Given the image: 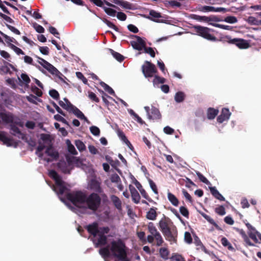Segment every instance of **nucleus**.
Segmentation results:
<instances>
[{"label":"nucleus","mask_w":261,"mask_h":261,"mask_svg":"<svg viewBox=\"0 0 261 261\" xmlns=\"http://www.w3.org/2000/svg\"><path fill=\"white\" fill-rule=\"evenodd\" d=\"M159 226L167 240L173 242L176 241L177 228L169 218L164 215L159 222Z\"/></svg>","instance_id":"nucleus-1"},{"label":"nucleus","mask_w":261,"mask_h":261,"mask_svg":"<svg viewBox=\"0 0 261 261\" xmlns=\"http://www.w3.org/2000/svg\"><path fill=\"white\" fill-rule=\"evenodd\" d=\"M66 197L75 206L81 207V205L85 203L86 195L81 191H72L67 193Z\"/></svg>","instance_id":"nucleus-2"},{"label":"nucleus","mask_w":261,"mask_h":261,"mask_svg":"<svg viewBox=\"0 0 261 261\" xmlns=\"http://www.w3.org/2000/svg\"><path fill=\"white\" fill-rule=\"evenodd\" d=\"M48 175L56 183V187L53 186L54 191L58 195L63 194L67 190V188L64 185V182L62 180L61 177L54 170L49 171Z\"/></svg>","instance_id":"nucleus-3"},{"label":"nucleus","mask_w":261,"mask_h":261,"mask_svg":"<svg viewBox=\"0 0 261 261\" xmlns=\"http://www.w3.org/2000/svg\"><path fill=\"white\" fill-rule=\"evenodd\" d=\"M101 198L98 194L93 192L91 193L88 196H86V203L88 208L93 212L97 211L101 204Z\"/></svg>","instance_id":"nucleus-4"},{"label":"nucleus","mask_w":261,"mask_h":261,"mask_svg":"<svg viewBox=\"0 0 261 261\" xmlns=\"http://www.w3.org/2000/svg\"><path fill=\"white\" fill-rule=\"evenodd\" d=\"M111 244L110 250L114 257L119 258L127 253L125 249V245L121 239L117 241H113Z\"/></svg>","instance_id":"nucleus-5"},{"label":"nucleus","mask_w":261,"mask_h":261,"mask_svg":"<svg viewBox=\"0 0 261 261\" xmlns=\"http://www.w3.org/2000/svg\"><path fill=\"white\" fill-rule=\"evenodd\" d=\"M194 28L196 33L203 38L213 41L217 40L215 36L210 33L211 30L209 28L200 25L194 26Z\"/></svg>","instance_id":"nucleus-6"},{"label":"nucleus","mask_w":261,"mask_h":261,"mask_svg":"<svg viewBox=\"0 0 261 261\" xmlns=\"http://www.w3.org/2000/svg\"><path fill=\"white\" fill-rule=\"evenodd\" d=\"M142 72L146 78L152 77L158 72V70L154 64L151 62L145 61L141 67Z\"/></svg>","instance_id":"nucleus-7"},{"label":"nucleus","mask_w":261,"mask_h":261,"mask_svg":"<svg viewBox=\"0 0 261 261\" xmlns=\"http://www.w3.org/2000/svg\"><path fill=\"white\" fill-rule=\"evenodd\" d=\"M101 181L100 178L97 179L94 177L91 179L88 183V186L90 190L95 192L97 194H101L103 192V189L101 187Z\"/></svg>","instance_id":"nucleus-8"},{"label":"nucleus","mask_w":261,"mask_h":261,"mask_svg":"<svg viewBox=\"0 0 261 261\" xmlns=\"http://www.w3.org/2000/svg\"><path fill=\"white\" fill-rule=\"evenodd\" d=\"M228 39L227 42L230 44H235L240 49H247L250 47V44L248 41L243 39L233 38L230 39L228 37H226Z\"/></svg>","instance_id":"nucleus-9"},{"label":"nucleus","mask_w":261,"mask_h":261,"mask_svg":"<svg viewBox=\"0 0 261 261\" xmlns=\"http://www.w3.org/2000/svg\"><path fill=\"white\" fill-rule=\"evenodd\" d=\"M144 109L147 113L148 118L149 119L158 120L161 118V114L158 109L152 107L150 112L149 107H145Z\"/></svg>","instance_id":"nucleus-10"},{"label":"nucleus","mask_w":261,"mask_h":261,"mask_svg":"<svg viewBox=\"0 0 261 261\" xmlns=\"http://www.w3.org/2000/svg\"><path fill=\"white\" fill-rule=\"evenodd\" d=\"M37 58L39 60L38 63L50 73L55 74L59 71L56 67L43 58L39 57Z\"/></svg>","instance_id":"nucleus-11"},{"label":"nucleus","mask_w":261,"mask_h":261,"mask_svg":"<svg viewBox=\"0 0 261 261\" xmlns=\"http://www.w3.org/2000/svg\"><path fill=\"white\" fill-rule=\"evenodd\" d=\"M10 133L15 136L18 138L19 139H21L23 140H24L27 139L26 135L25 134L22 133L19 128L16 126L15 124H10Z\"/></svg>","instance_id":"nucleus-12"},{"label":"nucleus","mask_w":261,"mask_h":261,"mask_svg":"<svg viewBox=\"0 0 261 261\" xmlns=\"http://www.w3.org/2000/svg\"><path fill=\"white\" fill-rule=\"evenodd\" d=\"M130 44L133 47L139 51L142 50L146 46V42L140 37H137V41H130Z\"/></svg>","instance_id":"nucleus-13"},{"label":"nucleus","mask_w":261,"mask_h":261,"mask_svg":"<svg viewBox=\"0 0 261 261\" xmlns=\"http://www.w3.org/2000/svg\"><path fill=\"white\" fill-rule=\"evenodd\" d=\"M231 113L228 108H223L222 110L221 114L217 117V120L220 123H222L225 121H227L229 119Z\"/></svg>","instance_id":"nucleus-14"},{"label":"nucleus","mask_w":261,"mask_h":261,"mask_svg":"<svg viewBox=\"0 0 261 261\" xmlns=\"http://www.w3.org/2000/svg\"><path fill=\"white\" fill-rule=\"evenodd\" d=\"M246 226H247L248 229V235L249 237L256 243H258V241L256 238V234L258 233V231L256 230V229L253 227L250 223H246Z\"/></svg>","instance_id":"nucleus-15"},{"label":"nucleus","mask_w":261,"mask_h":261,"mask_svg":"<svg viewBox=\"0 0 261 261\" xmlns=\"http://www.w3.org/2000/svg\"><path fill=\"white\" fill-rule=\"evenodd\" d=\"M129 189L130 192L132 200L136 204L139 203L140 202L141 197L137 190L132 185L129 186Z\"/></svg>","instance_id":"nucleus-16"},{"label":"nucleus","mask_w":261,"mask_h":261,"mask_svg":"<svg viewBox=\"0 0 261 261\" xmlns=\"http://www.w3.org/2000/svg\"><path fill=\"white\" fill-rule=\"evenodd\" d=\"M86 228L88 232L92 235L94 237H95L98 233V225L96 222H94L91 224L88 225Z\"/></svg>","instance_id":"nucleus-17"},{"label":"nucleus","mask_w":261,"mask_h":261,"mask_svg":"<svg viewBox=\"0 0 261 261\" xmlns=\"http://www.w3.org/2000/svg\"><path fill=\"white\" fill-rule=\"evenodd\" d=\"M69 113H72L74 114L77 118L81 120H84L86 121L89 122L87 118L84 115V114L81 111L77 108L75 106H73L70 109Z\"/></svg>","instance_id":"nucleus-18"},{"label":"nucleus","mask_w":261,"mask_h":261,"mask_svg":"<svg viewBox=\"0 0 261 261\" xmlns=\"http://www.w3.org/2000/svg\"><path fill=\"white\" fill-rule=\"evenodd\" d=\"M0 141L3 142V144L7 146H12L13 145V139L8 138L6 135V133L4 131L0 132Z\"/></svg>","instance_id":"nucleus-19"},{"label":"nucleus","mask_w":261,"mask_h":261,"mask_svg":"<svg viewBox=\"0 0 261 261\" xmlns=\"http://www.w3.org/2000/svg\"><path fill=\"white\" fill-rule=\"evenodd\" d=\"M0 116L4 123L7 124H12L13 122L14 116L12 113L1 112L0 113Z\"/></svg>","instance_id":"nucleus-20"},{"label":"nucleus","mask_w":261,"mask_h":261,"mask_svg":"<svg viewBox=\"0 0 261 261\" xmlns=\"http://www.w3.org/2000/svg\"><path fill=\"white\" fill-rule=\"evenodd\" d=\"M45 152L48 156H50L55 160H57L59 158V153L54 149L52 144H50L47 147Z\"/></svg>","instance_id":"nucleus-21"},{"label":"nucleus","mask_w":261,"mask_h":261,"mask_svg":"<svg viewBox=\"0 0 261 261\" xmlns=\"http://www.w3.org/2000/svg\"><path fill=\"white\" fill-rule=\"evenodd\" d=\"M157 208L152 207L146 213V218L150 220H155L158 216Z\"/></svg>","instance_id":"nucleus-22"},{"label":"nucleus","mask_w":261,"mask_h":261,"mask_svg":"<svg viewBox=\"0 0 261 261\" xmlns=\"http://www.w3.org/2000/svg\"><path fill=\"white\" fill-rule=\"evenodd\" d=\"M99 237L96 242H94L95 247H98L99 246H104L107 243V237L105 235H101L98 234Z\"/></svg>","instance_id":"nucleus-23"},{"label":"nucleus","mask_w":261,"mask_h":261,"mask_svg":"<svg viewBox=\"0 0 261 261\" xmlns=\"http://www.w3.org/2000/svg\"><path fill=\"white\" fill-rule=\"evenodd\" d=\"M115 4L126 9H133L134 6L127 1H112Z\"/></svg>","instance_id":"nucleus-24"},{"label":"nucleus","mask_w":261,"mask_h":261,"mask_svg":"<svg viewBox=\"0 0 261 261\" xmlns=\"http://www.w3.org/2000/svg\"><path fill=\"white\" fill-rule=\"evenodd\" d=\"M211 194L216 199L220 201H225V198L219 193L215 187H210Z\"/></svg>","instance_id":"nucleus-25"},{"label":"nucleus","mask_w":261,"mask_h":261,"mask_svg":"<svg viewBox=\"0 0 261 261\" xmlns=\"http://www.w3.org/2000/svg\"><path fill=\"white\" fill-rule=\"evenodd\" d=\"M111 199L115 207L118 210H122V202L120 199L116 195H112Z\"/></svg>","instance_id":"nucleus-26"},{"label":"nucleus","mask_w":261,"mask_h":261,"mask_svg":"<svg viewBox=\"0 0 261 261\" xmlns=\"http://www.w3.org/2000/svg\"><path fill=\"white\" fill-rule=\"evenodd\" d=\"M218 113V110L213 108H209L207 110V117L210 120L214 119Z\"/></svg>","instance_id":"nucleus-27"},{"label":"nucleus","mask_w":261,"mask_h":261,"mask_svg":"<svg viewBox=\"0 0 261 261\" xmlns=\"http://www.w3.org/2000/svg\"><path fill=\"white\" fill-rule=\"evenodd\" d=\"M197 10L204 12H214L215 10V7L209 6H201L198 5L196 7Z\"/></svg>","instance_id":"nucleus-28"},{"label":"nucleus","mask_w":261,"mask_h":261,"mask_svg":"<svg viewBox=\"0 0 261 261\" xmlns=\"http://www.w3.org/2000/svg\"><path fill=\"white\" fill-rule=\"evenodd\" d=\"M168 199L169 201L175 206H178L179 204V201L176 196L170 192L168 193L167 195Z\"/></svg>","instance_id":"nucleus-29"},{"label":"nucleus","mask_w":261,"mask_h":261,"mask_svg":"<svg viewBox=\"0 0 261 261\" xmlns=\"http://www.w3.org/2000/svg\"><path fill=\"white\" fill-rule=\"evenodd\" d=\"M93 2V3L96 5L97 6H98L99 7H101L103 9V7L105 6V4L108 6L112 7L115 8H118L117 7L115 6L114 5H113L111 3H110L108 1H92Z\"/></svg>","instance_id":"nucleus-30"},{"label":"nucleus","mask_w":261,"mask_h":261,"mask_svg":"<svg viewBox=\"0 0 261 261\" xmlns=\"http://www.w3.org/2000/svg\"><path fill=\"white\" fill-rule=\"evenodd\" d=\"M149 15L150 17H149L148 18L151 20L156 22H159L157 19L162 17L160 13L157 12L153 10H151L149 11Z\"/></svg>","instance_id":"nucleus-31"},{"label":"nucleus","mask_w":261,"mask_h":261,"mask_svg":"<svg viewBox=\"0 0 261 261\" xmlns=\"http://www.w3.org/2000/svg\"><path fill=\"white\" fill-rule=\"evenodd\" d=\"M186 97V95L184 92L181 91H178L176 93L174 96V99L176 102L180 103L182 102Z\"/></svg>","instance_id":"nucleus-32"},{"label":"nucleus","mask_w":261,"mask_h":261,"mask_svg":"<svg viewBox=\"0 0 261 261\" xmlns=\"http://www.w3.org/2000/svg\"><path fill=\"white\" fill-rule=\"evenodd\" d=\"M147 228L149 233L153 236L159 233L153 222H149L147 225Z\"/></svg>","instance_id":"nucleus-33"},{"label":"nucleus","mask_w":261,"mask_h":261,"mask_svg":"<svg viewBox=\"0 0 261 261\" xmlns=\"http://www.w3.org/2000/svg\"><path fill=\"white\" fill-rule=\"evenodd\" d=\"M110 249L109 246L100 248L99 251V254L103 257L107 258L110 256Z\"/></svg>","instance_id":"nucleus-34"},{"label":"nucleus","mask_w":261,"mask_h":261,"mask_svg":"<svg viewBox=\"0 0 261 261\" xmlns=\"http://www.w3.org/2000/svg\"><path fill=\"white\" fill-rule=\"evenodd\" d=\"M0 34L5 39L6 42L9 44H12L11 42L14 43L16 44L19 45L18 42L13 37H11L7 35L4 34L0 31Z\"/></svg>","instance_id":"nucleus-35"},{"label":"nucleus","mask_w":261,"mask_h":261,"mask_svg":"<svg viewBox=\"0 0 261 261\" xmlns=\"http://www.w3.org/2000/svg\"><path fill=\"white\" fill-rule=\"evenodd\" d=\"M246 21L250 25H261V19L258 20L253 16H249Z\"/></svg>","instance_id":"nucleus-36"},{"label":"nucleus","mask_w":261,"mask_h":261,"mask_svg":"<svg viewBox=\"0 0 261 261\" xmlns=\"http://www.w3.org/2000/svg\"><path fill=\"white\" fill-rule=\"evenodd\" d=\"M165 4L168 8H179L181 4L178 1H165Z\"/></svg>","instance_id":"nucleus-37"},{"label":"nucleus","mask_w":261,"mask_h":261,"mask_svg":"<svg viewBox=\"0 0 261 261\" xmlns=\"http://www.w3.org/2000/svg\"><path fill=\"white\" fill-rule=\"evenodd\" d=\"M118 135L119 137L128 146L129 145L132 146L130 142L128 140L125 134L122 130L118 131Z\"/></svg>","instance_id":"nucleus-38"},{"label":"nucleus","mask_w":261,"mask_h":261,"mask_svg":"<svg viewBox=\"0 0 261 261\" xmlns=\"http://www.w3.org/2000/svg\"><path fill=\"white\" fill-rule=\"evenodd\" d=\"M100 85L103 88L105 91L108 92L109 94L114 95L115 92L113 90V89L110 87L108 85L106 84L105 83L101 82H100Z\"/></svg>","instance_id":"nucleus-39"},{"label":"nucleus","mask_w":261,"mask_h":261,"mask_svg":"<svg viewBox=\"0 0 261 261\" xmlns=\"http://www.w3.org/2000/svg\"><path fill=\"white\" fill-rule=\"evenodd\" d=\"M112 55H113V57L116 59L118 61L121 62H122L124 58V57L121 55L120 53L115 51L112 49H111Z\"/></svg>","instance_id":"nucleus-40"},{"label":"nucleus","mask_w":261,"mask_h":261,"mask_svg":"<svg viewBox=\"0 0 261 261\" xmlns=\"http://www.w3.org/2000/svg\"><path fill=\"white\" fill-rule=\"evenodd\" d=\"M75 145L80 151H83L86 149L85 145L80 140H75Z\"/></svg>","instance_id":"nucleus-41"},{"label":"nucleus","mask_w":261,"mask_h":261,"mask_svg":"<svg viewBox=\"0 0 261 261\" xmlns=\"http://www.w3.org/2000/svg\"><path fill=\"white\" fill-rule=\"evenodd\" d=\"M160 254L163 258L165 259H167L168 258V255L169 254V252L168 250L166 248H161L160 249Z\"/></svg>","instance_id":"nucleus-42"},{"label":"nucleus","mask_w":261,"mask_h":261,"mask_svg":"<svg viewBox=\"0 0 261 261\" xmlns=\"http://www.w3.org/2000/svg\"><path fill=\"white\" fill-rule=\"evenodd\" d=\"M67 143L68 145V151L73 155H76L77 154V152L74 146L70 143V141L69 140H67Z\"/></svg>","instance_id":"nucleus-43"},{"label":"nucleus","mask_w":261,"mask_h":261,"mask_svg":"<svg viewBox=\"0 0 261 261\" xmlns=\"http://www.w3.org/2000/svg\"><path fill=\"white\" fill-rule=\"evenodd\" d=\"M9 46L12 49H13L16 53V54H17L18 55H23L25 54L24 52L21 49H20V48L17 47L16 46H15L13 44H9Z\"/></svg>","instance_id":"nucleus-44"},{"label":"nucleus","mask_w":261,"mask_h":261,"mask_svg":"<svg viewBox=\"0 0 261 261\" xmlns=\"http://www.w3.org/2000/svg\"><path fill=\"white\" fill-rule=\"evenodd\" d=\"M139 191L142 197L148 200L149 202L156 203V202H154L153 200L149 196L147 193L143 188L141 189V190L140 189Z\"/></svg>","instance_id":"nucleus-45"},{"label":"nucleus","mask_w":261,"mask_h":261,"mask_svg":"<svg viewBox=\"0 0 261 261\" xmlns=\"http://www.w3.org/2000/svg\"><path fill=\"white\" fill-rule=\"evenodd\" d=\"M215 212L216 214L220 216H223L226 214L224 207L223 205H219L215 208Z\"/></svg>","instance_id":"nucleus-46"},{"label":"nucleus","mask_w":261,"mask_h":261,"mask_svg":"<svg viewBox=\"0 0 261 261\" xmlns=\"http://www.w3.org/2000/svg\"><path fill=\"white\" fill-rule=\"evenodd\" d=\"M154 77L153 83L154 84H158L159 83L164 84L166 82V79L164 77L159 76L158 75L153 76Z\"/></svg>","instance_id":"nucleus-47"},{"label":"nucleus","mask_w":261,"mask_h":261,"mask_svg":"<svg viewBox=\"0 0 261 261\" xmlns=\"http://www.w3.org/2000/svg\"><path fill=\"white\" fill-rule=\"evenodd\" d=\"M221 242L224 247H227L229 250H232L233 249L231 244L226 238L223 237L221 240Z\"/></svg>","instance_id":"nucleus-48"},{"label":"nucleus","mask_w":261,"mask_h":261,"mask_svg":"<svg viewBox=\"0 0 261 261\" xmlns=\"http://www.w3.org/2000/svg\"><path fill=\"white\" fill-rule=\"evenodd\" d=\"M196 174L198 176L199 180L201 182H203V183H204V184H205L206 185H211L210 182L200 172H199V171H197L196 172Z\"/></svg>","instance_id":"nucleus-49"},{"label":"nucleus","mask_w":261,"mask_h":261,"mask_svg":"<svg viewBox=\"0 0 261 261\" xmlns=\"http://www.w3.org/2000/svg\"><path fill=\"white\" fill-rule=\"evenodd\" d=\"M103 10L108 15L111 16H115L117 13L116 11L114 9L107 7H103Z\"/></svg>","instance_id":"nucleus-50"},{"label":"nucleus","mask_w":261,"mask_h":261,"mask_svg":"<svg viewBox=\"0 0 261 261\" xmlns=\"http://www.w3.org/2000/svg\"><path fill=\"white\" fill-rule=\"evenodd\" d=\"M103 22L110 28L114 29L116 32H119V30L118 28L115 25L113 22L109 21V20L107 19H105L103 20Z\"/></svg>","instance_id":"nucleus-51"},{"label":"nucleus","mask_w":261,"mask_h":261,"mask_svg":"<svg viewBox=\"0 0 261 261\" xmlns=\"http://www.w3.org/2000/svg\"><path fill=\"white\" fill-rule=\"evenodd\" d=\"M49 95L55 99V100H58L59 99L60 95L59 92L55 89H51L49 91Z\"/></svg>","instance_id":"nucleus-52"},{"label":"nucleus","mask_w":261,"mask_h":261,"mask_svg":"<svg viewBox=\"0 0 261 261\" xmlns=\"http://www.w3.org/2000/svg\"><path fill=\"white\" fill-rule=\"evenodd\" d=\"M154 237V239L156 241V245L158 246H161L164 242V240L160 233H157V234L155 235Z\"/></svg>","instance_id":"nucleus-53"},{"label":"nucleus","mask_w":261,"mask_h":261,"mask_svg":"<svg viewBox=\"0 0 261 261\" xmlns=\"http://www.w3.org/2000/svg\"><path fill=\"white\" fill-rule=\"evenodd\" d=\"M170 261H185V260L181 255L174 254L171 257Z\"/></svg>","instance_id":"nucleus-54"},{"label":"nucleus","mask_w":261,"mask_h":261,"mask_svg":"<svg viewBox=\"0 0 261 261\" xmlns=\"http://www.w3.org/2000/svg\"><path fill=\"white\" fill-rule=\"evenodd\" d=\"M143 49L145 53L149 54L150 56L152 58L155 57V54L152 48L150 47H146L145 46V47Z\"/></svg>","instance_id":"nucleus-55"},{"label":"nucleus","mask_w":261,"mask_h":261,"mask_svg":"<svg viewBox=\"0 0 261 261\" xmlns=\"http://www.w3.org/2000/svg\"><path fill=\"white\" fill-rule=\"evenodd\" d=\"M91 133L95 136H98L100 135V129L96 126H92L90 127Z\"/></svg>","instance_id":"nucleus-56"},{"label":"nucleus","mask_w":261,"mask_h":261,"mask_svg":"<svg viewBox=\"0 0 261 261\" xmlns=\"http://www.w3.org/2000/svg\"><path fill=\"white\" fill-rule=\"evenodd\" d=\"M224 21L229 23H234L237 22L238 20L235 16H229L225 18Z\"/></svg>","instance_id":"nucleus-57"},{"label":"nucleus","mask_w":261,"mask_h":261,"mask_svg":"<svg viewBox=\"0 0 261 261\" xmlns=\"http://www.w3.org/2000/svg\"><path fill=\"white\" fill-rule=\"evenodd\" d=\"M88 97L93 101L98 102L99 101V98L97 97L96 95L93 92H88Z\"/></svg>","instance_id":"nucleus-58"},{"label":"nucleus","mask_w":261,"mask_h":261,"mask_svg":"<svg viewBox=\"0 0 261 261\" xmlns=\"http://www.w3.org/2000/svg\"><path fill=\"white\" fill-rule=\"evenodd\" d=\"M20 76L24 83L27 86H28L31 82V80L29 76L25 73H22Z\"/></svg>","instance_id":"nucleus-59"},{"label":"nucleus","mask_w":261,"mask_h":261,"mask_svg":"<svg viewBox=\"0 0 261 261\" xmlns=\"http://www.w3.org/2000/svg\"><path fill=\"white\" fill-rule=\"evenodd\" d=\"M32 92L35 93L37 96L40 97L42 95V92L38 87L36 86H32L31 88Z\"/></svg>","instance_id":"nucleus-60"},{"label":"nucleus","mask_w":261,"mask_h":261,"mask_svg":"<svg viewBox=\"0 0 261 261\" xmlns=\"http://www.w3.org/2000/svg\"><path fill=\"white\" fill-rule=\"evenodd\" d=\"M184 239L188 244H191L192 242V238L189 232L186 231L184 235Z\"/></svg>","instance_id":"nucleus-61"},{"label":"nucleus","mask_w":261,"mask_h":261,"mask_svg":"<svg viewBox=\"0 0 261 261\" xmlns=\"http://www.w3.org/2000/svg\"><path fill=\"white\" fill-rule=\"evenodd\" d=\"M179 212L184 217L188 218L189 213L188 210L185 206H180L179 208Z\"/></svg>","instance_id":"nucleus-62"},{"label":"nucleus","mask_w":261,"mask_h":261,"mask_svg":"<svg viewBox=\"0 0 261 261\" xmlns=\"http://www.w3.org/2000/svg\"><path fill=\"white\" fill-rule=\"evenodd\" d=\"M0 71L5 74L9 73L10 74H11L12 73V71H11L9 67L7 64L2 66L0 68Z\"/></svg>","instance_id":"nucleus-63"},{"label":"nucleus","mask_w":261,"mask_h":261,"mask_svg":"<svg viewBox=\"0 0 261 261\" xmlns=\"http://www.w3.org/2000/svg\"><path fill=\"white\" fill-rule=\"evenodd\" d=\"M59 105L64 109L66 110L68 112H69L71 107L69 106V104L65 103L64 101L62 100L59 101Z\"/></svg>","instance_id":"nucleus-64"}]
</instances>
